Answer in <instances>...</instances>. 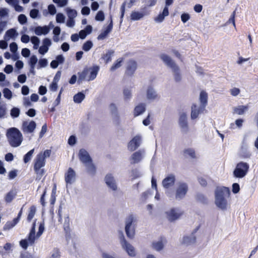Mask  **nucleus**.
Instances as JSON below:
<instances>
[{
    "instance_id": "nucleus-64",
    "label": "nucleus",
    "mask_w": 258,
    "mask_h": 258,
    "mask_svg": "<svg viewBox=\"0 0 258 258\" xmlns=\"http://www.w3.org/2000/svg\"><path fill=\"white\" fill-rule=\"evenodd\" d=\"M9 10L7 8H1L0 9V17H4L8 15Z\"/></svg>"
},
{
    "instance_id": "nucleus-19",
    "label": "nucleus",
    "mask_w": 258,
    "mask_h": 258,
    "mask_svg": "<svg viewBox=\"0 0 258 258\" xmlns=\"http://www.w3.org/2000/svg\"><path fill=\"white\" fill-rule=\"evenodd\" d=\"M110 22L109 25L106 27V29L102 32H101L97 37L98 40H103L105 39L108 34L112 31L113 28V22L112 19V16H110Z\"/></svg>"
},
{
    "instance_id": "nucleus-1",
    "label": "nucleus",
    "mask_w": 258,
    "mask_h": 258,
    "mask_svg": "<svg viewBox=\"0 0 258 258\" xmlns=\"http://www.w3.org/2000/svg\"><path fill=\"white\" fill-rule=\"evenodd\" d=\"M215 204L216 206L224 210L227 207V200L226 198L229 197L230 191L228 187H218L215 190Z\"/></svg>"
},
{
    "instance_id": "nucleus-35",
    "label": "nucleus",
    "mask_w": 258,
    "mask_h": 258,
    "mask_svg": "<svg viewBox=\"0 0 258 258\" xmlns=\"http://www.w3.org/2000/svg\"><path fill=\"white\" fill-rule=\"evenodd\" d=\"M146 14L142 12H139L137 11L132 12L131 15V19L133 21L139 20L144 17Z\"/></svg>"
},
{
    "instance_id": "nucleus-12",
    "label": "nucleus",
    "mask_w": 258,
    "mask_h": 258,
    "mask_svg": "<svg viewBox=\"0 0 258 258\" xmlns=\"http://www.w3.org/2000/svg\"><path fill=\"white\" fill-rule=\"evenodd\" d=\"M142 137L140 135L135 136L128 143L127 148L130 151H134L141 144Z\"/></svg>"
},
{
    "instance_id": "nucleus-42",
    "label": "nucleus",
    "mask_w": 258,
    "mask_h": 258,
    "mask_svg": "<svg viewBox=\"0 0 258 258\" xmlns=\"http://www.w3.org/2000/svg\"><path fill=\"white\" fill-rule=\"evenodd\" d=\"M36 174V179L40 180L44 173V170L41 168H34Z\"/></svg>"
},
{
    "instance_id": "nucleus-58",
    "label": "nucleus",
    "mask_w": 258,
    "mask_h": 258,
    "mask_svg": "<svg viewBox=\"0 0 258 258\" xmlns=\"http://www.w3.org/2000/svg\"><path fill=\"white\" fill-rule=\"evenodd\" d=\"M16 34H17L16 30L13 28L8 30L6 33V35L10 38L14 37Z\"/></svg>"
},
{
    "instance_id": "nucleus-31",
    "label": "nucleus",
    "mask_w": 258,
    "mask_h": 258,
    "mask_svg": "<svg viewBox=\"0 0 258 258\" xmlns=\"http://www.w3.org/2000/svg\"><path fill=\"white\" fill-rule=\"evenodd\" d=\"M147 97L149 100H154L157 97V94L154 89L150 86L147 91Z\"/></svg>"
},
{
    "instance_id": "nucleus-29",
    "label": "nucleus",
    "mask_w": 258,
    "mask_h": 258,
    "mask_svg": "<svg viewBox=\"0 0 258 258\" xmlns=\"http://www.w3.org/2000/svg\"><path fill=\"white\" fill-rule=\"evenodd\" d=\"M146 110V105L144 103H140L134 109V115L137 116L142 114Z\"/></svg>"
},
{
    "instance_id": "nucleus-39",
    "label": "nucleus",
    "mask_w": 258,
    "mask_h": 258,
    "mask_svg": "<svg viewBox=\"0 0 258 258\" xmlns=\"http://www.w3.org/2000/svg\"><path fill=\"white\" fill-rule=\"evenodd\" d=\"M88 74V70L84 69L81 73H78L79 78L78 80V83L80 84L84 80Z\"/></svg>"
},
{
    "instance_id": "nucleus-17",
    "label": "nucleus",
    "mask_w": 258,
    "mask_h": 258,
    "mask_svg": "<svg viewBox=\"0 0 258 258\" xmlns=\"http://www.w3.org/2000/svg\"><path fill=\"white\" fill-rule=\"evenodd\" d=\"M175 182V176L173 174H168L163 180L162 185L165 188L172 186Z\"/></svg>"
},
{
    "instance_id": "nucleus-56",
    "label": "nucleus",
    "mask_w": 258,
    "mask_h": 258,
    "mask_svg": "<svg viewBox=\"0 0 258 258\" xmlns=\"http://www.w3.org/2000/svg\"><path fill=\"white\" fill-rule=\"evenodd\" d=\"M196 199L202 203H205L207 202V199L205 197V196L203 195L202 194H198L197 195H196Z\"/></svg>"
},
{
    "instance_id": "nucleus-11",
    "label": "nucleus",
    "mask_w": 258,
    "mask_h": 258,
    "mask_svg": "<svg viewBox=\"0 0 258 258\" xmlns=\"http://www.w3.org/2000/svg\"><path fill=\"white\" fill-rule=\"evenodd\" d=\"M76 173L75 170L70 167L64 174V180L66 183L67 186L69 184H72L76 181Z\"/></svg>"
},
{
    "instance_id": "nucleus-46",
    "label": "nucleus",
    "mask_w": 258,
    "mask_h": 258,
    "mask_svg": "<svg viewBox=\"0 0 258 258\" xmlns=\"http://www.w3.org/2000/svg\"><path fill=\"white\" fill-rule=\"evenodd\" d=\"M67 12L69 19H74L77 15V11L70 8L67 9Z\"/></svg>"
},
{
    "instance_id": "nucleus-54",
    "label": "nucleus",
    "mask_w": 258,
    "mask_h": 258,
    "mask_svg": "<svg viewBox=\"0 0 258 258\" xmlns=\"http://www.w3.org/2000/svg\"><path fill=\"white\" fill-rule=\"evenodd\" d=\"M104 14L103 11H99L95 16V20L99 21H103L104 20Z\"/></svg>"
},
{
    "instance_id": "nucleus-62",
    "label": "nucleus",
    "mask_w": 258,
    "mask_h": 258,
    "mask_svg": "<svg viewBox=\"0 0 258 258\" xmlns=\"http://www.w3.org/2000/svg\"><path fill=\"white\" fill-rule=\"evenodd\" d=\"M39 14V11L37 9H34L30 11V16L32 19H35L37 17Z\"/></svg>"
},
{
    "instance_id": "nucleus-4",
    "label": "nucleus",
    "mask_w": 258,
    "mask_h": 258,
    "mask_svg": "<svg viewBox=\"0 0 258 258\" xmlns=\"http://www.w3.org/2000/svg\"><path fill=\"white\" fill-rule=\"evenodd\" d=\"M160 58L162 61L173 71L174 79L176 82H179L181 79V75L179 73V69L171 58L166 54L160 55Z\"/></svg>"
},
{
    "instance_id": "nucleus-60",
    "label": "nucleus",
    "mask_w": 258,
    "mask_h": 258,
    "mask_svg": "<svg viewBox=\"0 0 258 258\" xmlns=\"http://www.w3.org/2000/svg\"><path fill=\"white\" fill-rule=\"evenodd\" d=\"M44 230V222L41 223L39 226L38 231L37 233L36 237H39L43 233Z\"/></svg>"
},
{
    "instance_id": "nucleus-2",
    "label": "nucleus",
    "mask_w": 258,
    "mask_h": 258,
    "mask_svg": "<svg viewBox=\"0 0 258 258\" xmlns=\"http://www.w3.org/2000/svg\"><path fill=\"white\" fill-rule=\"evenodd\" d=\"M6 137L10 145L14 148L21 145L23 141V136L16 127H11L7 130Z\"/></svg>"
},
{
    "instance_id": "nucleus-24",
    "label": "nucleus",
    "mask_w": 258,
    "mask_h": 258,
    "mask_svg": "<svg viewBox=\"0 0 258 258\" xmlns=\"http://www.w3.org/2000/svg\"><path fill=\"white\" fill-rule=\"evenodd\" d=\"M168 15V8L165 7L163 10V12L160 13L157 17L154 18V21L157 23H161L164 20L165 17Z\"/></svg>"
},
{
    "instance_id": "nucleus-57",
    "label": "nucleus",
    "mask_w": 258,
    "mask_h": 258,
    "mask_svg": "<svg viewBox=\"0 0 258 258\" xmlns=\"http://www.w3.org/2000/svg\"><path fill=\"white\" fill-rule=\"evenodd\" d=\"M38 61L37 57L36 55H33L31 56L29 60L30 66L35 67L36 63Z\"/></svg>"
},
{
    "instance_id": "nucleus-18",
    "label": "nucleus",
    "mask_w": 258,
    "mask_h": 258,
    "mask_svg": "<svg viewBox=\"0 0 258 258\" xmlns=\"http://www.w3.org/2000/svg\"><path fill=\"white\" fill-rule=\"evenodd\" d=\"M205 109H201V106H198L194 104L191 107L190 117L192 120H194L198 117L200 113L203 112Z\"/></svg>"
},
{
    "instance_id": "nucleus-61",
    "label": "nucleus",
    "mask_w": 258,
    "mask_h": 258,
    "mask_svg": "<svg viewBox=\"0 0 258 258\" xmlns=\"http://www.w3.org/2000/svg\"><path fill=\"white\" fill-rule=\"evenodd\" d=\"M48 11L49 13L51 15H54L56 13V8L55 6L52 4L48 5Z\"/></svg>"
},
{
    "instance_id": "nucleus-22",
    "label": "nucleus",
    "mask_w": 258,
    "mask_h": 258,
    "mask_svg": "<svg viewBox=\"0 0 258 258\" xmlns=\"http://www.w3.org/2000/svg\"><path fill=\"white\" fill-rule=\"evenodd\" d=\"M63 229L66 233V239L68 241L71 238V229L70 227V219L69 216L64 218Z\"/></svg>"
},
{
    "instance_id": "nucleus-25",
    "label": "nucleus",
    "mask_w": 258,
    "mask_h": 258,
    "mask_svg": "<svg viewBox=\"0 0 258 258\" xmlns=\"http://www.w3.org/2000/svg\"><path fill=\"white\" fill-rule=\"evenodd\" d=\"M45 165V160L43 159L41 155H37L34 160V168H42Z\"/></svg>"
},
{
    "instance_id": "nucleus-14",
    "label": "nucleus",
    "mask_w": 258,
    "mask_h": 258,
    "mask_svg": "<svg viewBox=\"0 0 258 258\" xmlns=\"http://www.w3.org/2000/svg\"><path fill=\"white\" fill-rule=\"evenodd\" d=\"M36 127V123L34 121L31 120L30 122L24 121L22 126V130L24 133H32L34 132Z\"/></svg>"
},
{
    "instance_id": "nucleus-32",
    "label": "nucleus",
    "mask_w": 258,
    "mask_h": 258,
    "mask_svg": "<svg viewBox=\"0 0 258 258\" xmlns=\"http://www.w3.org/2000/svg\"><path fill=\"white\" fill-rule=\"evenodd\" d=\"M166 243L165 239H161L160 240L153 243V247L156 251H160L163 249L164 244Z\"/></svg>"
},
{
    "instance_id": "nucleus-16",
    "label": "nucleus",
    "mask_w": 258,
    "mask_h": 258,
    "mask_svg": "<svg viewBox=\"0 0 258 258\" xmlns=\"http://www.w3.org/2000/svg\"><path fill=\"white\" fill-rule=\"evenodd\" d=\"M105 182L107 186L113 191L117 189V185L114 177L111 174H108L104 178Z\"/></svg>"
},
{
    "instance_id": "nucleus-8",
    "label": "nucleus",
    "mask_w": 258,
    "mask_h": 258,
    "mask_svg": "<svg viewBox=\"0 0 258 258\" xmlns=\"http://www.w3.org/2000/svg\"><path fill=\"white\" fill-rule=\"evenodd\" d=\"M134 221V217L133 215H130L126 219L125 231L126 236L131 239L134 238L135 235V230L133 226Z\"/></svg>"
},
{
    "instance_id": "nucleus-26",
    "label": "nucleus",
    "mask_w": 258,
    "mask_h": 258,
    "mask_svg": "<svg viewBox=\"0 0 258 258\" xmlns=\"http://www.w3.org/2000/svg\"><path fill=\"white\" fill-rule=\"evenodd\" d=\"M208 94L207 93L202 91H201L200 95V100L201 102V106L202 109H205L207 104Z\"/></svg>"
},
{
    "instance_id": "nucleus-9",
    "label": "nucleus",
    "mask_w": 258,
    "mask_h": 258,
    "mask_svg": "<svg viewBox=\"0 0 258 258\" xmlns=\"http://www.w3.org/2000/svg\"><path fill=\"white\" fill-rule=\"evenodd\" d=\"M167 219L173 222L177 220L182 214V212L179 209L171 208L166 212Z\"/></svg>"
},
{
    "instance_id": "nucleus-3",
    "label": "nucleus",
    "mask_w": 258,
    "mask_h": 258,
    "mask_svg": "<svg viewBox=\"0 0 258 258\" xmlns=\"http://www.w3.org/2000/svg\"><path fill=\"white\" fill-rule=\"evenodd\" d=\"M79 159L81 162L85 164L88 172L92 175H94L96 171L94 165L92 163V160L89 153L84 149L80 150L79 153Z\"/></svg>"
},
{
    "instance_id": "nucleus-44",
    "label": "nucleus",
    "mask_w": 258,
    "mask_h": 258,
    "mask_svg": "<svg viewBox=\"0 0 258 258\" xmlns=\"http://www.w3.org/2000/svg\"><path fill=\"white\" fill-rule=\"evenodd\" d=\"M123 58H118L110 68L111 71H114L121 66V63L123 61Z\"/></svg>"
},
{
    "instance_id": "nucleus-27",
    "label": "nucleus",
    "mask_w": 258,
    "mask_h": 258,
    "mask_svg": "<svg viewBox=\"0 0 258 258\" xmlns=\"http://www.w3.org/2000/svg\"><path fill=\"white\" fill-rule=\"evenodd\" d=\"M109 108L113 119L118 120L119 119V115L117 108L115 104L114 103L110 104Z\"/></svg>"
},
{
    "instance_id": "nucleus-13",
    "label": "nucleus",
    "mask_w": 258,
    "mask_h": 258,
    "mask_svg": "<svg viewBox=\"0 0 258 258\" xmlns=\"http://www.w3.org/2000/svg\"><path fill=\"white\" fill-rule=\"evenodd\" d=\"M145 155V151L143 149L134 152L130 158L131 163L135 164L139 163L144 158Z\"/></svg>"
},
{
    "instance_id": "nucleus-53",
    "label": "nucleus",
    "mask_w": 258,
    "mask_h": 258,
    "mask_svg": "<svg viewBox=\"0 0 258 258\" xmlns=\"http://www.w3.org/2000/svg\"><path fill=\"white\" fill-rule=\"evenodd\" d=\"M53 3L57 4L59 7L66 6L68 3V0H52Z\"/></svg>"
},
{
    "instance_id": "nucleus-59",
    "label": "nucleus",
    "mask_w": 258,
    "mask_h": 258,
    "mask_svg": "<svg viewBox=\"0 0 258 258\" xmlns=\"http://www.w3.org/2000/svg\"><path fill=\"white\" fill-rule=\"evenodd\" d=\"M51 44V41L48 38H45L42 40V45L45 47H48V48H49Z\"/></svg>"
},
{
    "instance_id": "nucleus-52",
    "label": "nucleus",
    "mask_w": 258,
    "mask_h": 258,
    "mask_svg": "<svg viewBox=\"0 0 258 258\" xmlns=\"http://www.w3.org/2000/svg\"><path fill=\"white\" fill-rule=\"evenodd\" d=\"M65 17L62 13H58L56 16V21L57 23H63L64 22Z\"/></svg>"
},
{
    "instance_id": "nucleus-40",
    "label": "nucleus",
    "mask_w": 258,
    "mask_h": 258,
    "mask_svg": "<svg viewBox=\"0 0 258 258\" xmlns=\"http://www.w3.org/2000/svg\"><path fill=\"white\" fill-rule=\"evenodd\" d=\"M131 89L128 88H126L123 89V94L124 99L125 100H130L132 98V93H131Z\"/></svg>"
},
{
    "instance_id": "nucleus-55",
    "label": "nucleus",
    "mask_w": 258,
    "mask_h": 258,
    "mask_svg": "<svg viewBox=\"0 0 258 258\" xmlns=\"http://www.w3.org/2000/svg\"><path fill=\"white\" fill-rule=\"evenodd\" d=\"M142 175L141 172L137 169H135L132 170V176L134 178H137L141 177Z\"/></svg>"
},
{
    "instance_id": "nucleus-23",
    "label": "nucleus",
    "mask_w": 258,
    "mask_h": 258,
    "mask_svg": "<svg viewBox=\"0 0 258 258\" xmlns=\"http://www.w3.org/2000/svg\"><path fill=\"white\" fill-rule=\"evenodd\" d=\"M50 31V28L49 26H44L43 27L41 26H37L34 29V32L36 35L40 36L42 34L46 35L49 33Z\"/></svg>"
},
{
    "instance_id": "nucleus-5",
    "label": "nucleus",
    "mask_w": 258,
    "mask_h": 258,
    "mask_svg": "<svg viewBox=\"0 0 258 258\" xmlns=\"http://www.w3.org/2000/svg\"><path fill=\"white\" fill-rule=\"evenodd\" d=\"M249 165L244 162L238 163L233 171V175L236 178H242L247 173L249 170Z\"/></svg>"
},
{
    "instance_id": "nucleus-15",
    "label": "nucleus",
    "mask_w": 258,
    "mask_h": 258,
    "mask_svg": "<svg viewBox=\"0 0 258 258\" xmlns=\"http://www.w3.org/2000/svg\"><path fill=\"white\" fill-rule=\"evenodd\" d=\"M35 240V235L29 233L27 238L22 239L20 241V245L24 249H26L29 245H32Z\"/></svg>"
},
{
    "instance_id": "nucleus-37",
    "label": "nucleus",
    "mask_w": 258,
    "mask_h": 258,
    "mask_svg": "<svg viewBox=\"0 0 258 258\" xmlns=\"http://www.w3.org/2000/svg\"><path fill=\"white\" fill-rule=\"evenodd\" d=\"M248 109L247 106L239 105L234 109V112L239 115L243 114Z\"/></svg>"
},
{
    "instance_id": "nucleus-50",
    "label": "nucleus",
    "mask_w": 258,
    "mask_h": 258,
    "mask_svg": "<svg viewBox=\"0 0 258 258\" xmlns=\"http://www.w3.org/2000/svg\"><path fill=\"white\" fill-rule=\"evenodd\" d=\"M3 94L4 96L8 99H11L12 97V91L8 88H4L3 90Z\"/></svg>"
},
{
    "instance_id": "nucleus-41",
    "label": "nucleus",
    "mask_w": 258,
    "mask_h": 258,
    "mask_svg": "<svg viewBox=\"0 0 258 258\" xmlns=\"http://www.w3.org/2000/svg\"><path fill=\"white\" fill-rule=\"evenodd\" d=\"M36 213V207L34 206H32L29 209V214L27 217V221L30 222L33 218Z\"/></svg>"
},
{
    "instance_id": "nucleus-7",
    "label": "nucleus",
    "mask_w": 258,
    "mask_h": 258,
    "mask_svg": "<svg viewBox=\"0 0 258 258\" xmlns=\"http://www.w3.org/2000/svg\"><path fill=\"white\" fill-rule=\"evenodd\" d=\"M188 190V186L186 183L178 182L175 190V199L177 201L183 199L185 197Z\"/></svg>"
},
{
    "instance_id": "nucleus-38",
    "label": "nucleus",
    "mask_w": 258,
    "mask_h": 258,
    "mask_svg": "<svg viewBox=\"0 0 258 258\" xmlns=\"http://www.w3.org/2000/svg\"><path fill=\"white\" fill-rule=\"evenodd\" d=\"M7 114L6 104L0 101V118H4Z\"/></svg>"
},
{
    "instance_id": "nucleus-36",
    "label": "nucleus",
    "mask_w": 258,
    "mask_h": 258,
    "mask_svg": "<svg viewBox=\"0 0 258 258\" xmlns=\"http://www.w3.org/2000/svg\"><path fill=\"white\" fill-rule=\"evenodd\" d=\"M85 95L83 92H79L74 95V101L76 103H80L85 99Z\"/></svg>"
},
{
    "instance_id": "nucleus-6",
    "label": "nucleus",
    "mask_w": 258,
    "mask_h": 258,
    "mask_svg": "<svg viewBox=\"0 0 258 258\" xmlns=\"http://www.w3.org/2000/svg\"><path fill=\"white\" fill-rule=\"evenodd\" d=\"M119 240L121 246L130 256L134 257L136 255V251L134 247L128 243L125 239L122 231L119 232Z\"/></svg>"
},
{
    "instance_id": "nucleus-21",
    "label": "nucleus",
    "mask_w": 258,
    "mask_h": 258,
    "mask_svg": "<svg viewBox=\"0 0 258 258\" xmlns=\"http://www.w3.org/2000/svg\"><path fill=\"white\" fill-rule=\"evenodd\" d=\"M238 156L242 159H249L251 156V153L248 150L246 145H242L239 151Z\"/></svg>"
},
{
    "instance_id": "nucleus-45",
    "label": "nucleus",
    "mask_w": 258,
    "mask_h": 258,
    "mask_svg": "<svg viewBox=\"0 0 258 258\" xmlns=\"http://www.w3.org/2000/svg\"><path fill=\"white\" fill-rule=\"evenodd\" d=\"M20 113V110L17 107H14L11 110L10 114L13 118L18 117L19 116Z\"/></svg>"
},
{
    "instance_id": "nucleus-30",
    "label": "nucleus",
    "mask_w": 258,
    "mask_h": 258,
    "mask_svg": "<svg viewBox=\"0 0 258 258\" xmlns=\"http://www.w3.org/2000/svg\"><path fill=\"white\" fill-rule=\"evenodd\" d=\"M90 70V75L89 77V79H87L88 81H92L96 78V76L99 70V67L98 66H95L91 68Z\"/></svg>"
},
{
    "instance_id": "nucleus-10",
    "label": "nucleus",
    "mask_w": 258,
    "mask_h": 258,
    "mask_svg": "<svg viewBox=\"0 0 258 258\" xmlns=\"http://www.w3.org/2000/svg\"><path fill=\"white\" fill-rule=\"evenodd\" d=\"M187 119V114L186 113L182 112L180 114L178 123L181 131L183 133H187L189 130Z\"/></svg>"
},
{
    "instance_id": "nucleus-47",
    "label": "nucleus",
    "mask_w": 258,
    "mask_h": 258,
    "mask_svg": "<svg viewBox=\"0 0 258 258\" xmlns=\"http://www.w3.org/2000/svg\"><path fill=\"white\" fill-rule=\"evenodd\" d=\"M93 46V43L90 40L86 41L83 45L82 49L85 51H88Z\"/></svg>"
},
{
    "instance_id": "nucleus-48",
    "label": "nucleus",
    "mask_w": 258,
    "mask_h": 258,
    "mask_svg": "<svg viewBox=\"0 0 258 258\" xmlns=\"http://www.w3.org/2000/svg\"><path fill=\"white\" fill-rule=\"evenodd\" d=\"M60 252L58 248H54L51 252L49 258H60Z\"/></svg>"
},
{
    "instance_id": "nucleus-28",
    "label": "nucleus",
    "mask_w": 258,
    "mask_h": 258,
    "mask_svg": "<svg viewBox=\"0 0 258 258\" xmlns=\"http://www.w3.org/2000/svg\"><path fill=\"white\" fill-rule=\"evenodd\" d=\"M196 238L194 233L189 236H185L183 237L182 243L186 245H190L196 242Z\"/></svg>"
},
{
    "instance_id": "nucleus-33",
    "label": "nucleus",
    "mask_w": 258,
    "mask_h": 258,
    "mask_svg": "<svg viewBox=\"0 0 258 258\" xmlns=\"http://www.w3.org/2000/svg\"><path fill=\"white\" fill-rule=\"evenodd\" d=\"M114 53V50H108L105 54H104L101 58L103 59L106 63H108L111 60V57L113 55Z\"/></svg>"
},
{
    "instance_id": "nucleus-63",
    "label": "nucleus",
    "mask_w": 258,
    "mask_h": 258,
    "mask_svg": "<svg viewBox=\"0 0 258 258\" xmlns=\"http://www.w3.org/2000/svg\"><path fill=\"white\" fill-rule=\"evenodd\" d=\"M184 153L192 158L195 157V152L194 149H187L185 150Z\"/></svg>"
},
{
    "instance_id": "nucleus-49",
    "label": "nucleus",
    "mask_w": 258,
    "mask_h": 258,
    "mask_svg": "<svg viewBox=\"0 0 258 258\" xmlns=\"http://www.w3.org/2000/svg\"><path fill=\"white\" fill-rule=\"evenodd\" d=\"M48 64L47 60L46 58H42L39 59L38 61V66L37 69H39L42 68L46 67Z\"/></svg>"
},
{
    "instance_id": "nucleus-51",
    "label": "nucleus",
    "mask_w": 258,
    "mask_h": 258,
    "mask_svg": "<svg viewBox=\"0 0 258 258\" xmlns=\"http://www.w3.org/2000/svg\"><path fill=\"white\" fill-rule=\"evenodd\" d=\"M18 20L21 25H24L27 23V18L24 14H20L18 17Z\"/></svg>"
},
{
    "instance_id": "nucleus-34",
    "label": "nucleus",
    "mask_w": 258,
    "mask_h": 258,
    "mask_svg": "<svg viewBox=\"0 0 258 258\" xmlns=\"http://www.w3.org/2000/svg\"><path fill=\"white\" fill-rule=\"evenodd\" d=\"M17 192L15 190H11L7 194L5 197V200L6 203H11L13 199L16 197Z\"/></svg>"
},
{
    "instance_id": "nucleus-20",
    "label": "nucleus",
    "mask_w": 258,
    "mask_h": 258,
    "mask_svg": "<svg viewBox=\"0 0 258 258\" xmlns=\"http://www.w3.org/2000/svg\"><path fill=\"white\" fill-rule=\"evenodd\" d=\"M137 68V62L134 60H130L127 63L126 74L129 76L133 75Z\"/></svg>"
},
{
    "instance_id": "nucleus-43",
    "label": "nucleus",
    "mask_w": 258,
    "mask_h": 258,
    "mask_svg": "<svg viewBox=\"0 0 258 258\" xmlns=\"http://www.w3.org/2000/svg\"><path fill=\"white\" fill-rule=\"evenodd\" d=\"M34 149H33L29 151L24 156L23 160L24 163H27L30 161L32 158V155L34 153Z\"/></svg>"
}]
</instances>
